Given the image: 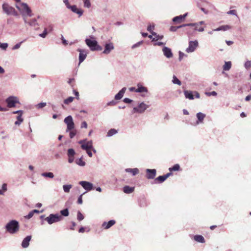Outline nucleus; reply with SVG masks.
<instances>
[{
	"label": "nucleus",
	"instance_id": "37",
	"mask_svg": "<svg viewBox=\"0 0 251 251\" xmlns=\"http://www.w3.org/2000/svg\"><path fill=\"white\" fill-rule=\"evenodd\" d=\"M74 100V98L73 97H69L68 98L65 99L64 100V103L66 104H69L70 103L73 102V101Z\"/></svg>",
	"mask_w": 251,
	"mask_h": 251
},
{
	"label": "nucleus",
	"instance_id": "9",
	"mask_svg": "<svg viewBox=\"0 0 251 251\" xmlns=\"http://www.w3.org/2000/svg\"><path fill=\"white\" fill-rule=\"evenodd\" d=\"M149 105H147L144 102L141 103L138 107L133 108V112H137L139 113H143L148 108Z\"/></svg>",
	"mask_w": 251,
	"mask_h": 251
},
{
	"label": "nucleus",
	"instance_id": "42",
	"mask_svg": "<svg viewBox=\"0 0 251 251\" xmlns=\"http://www.w3.org/2000/svg\"><path fill=\"white\" fill-rule=\"evenodd\" d=\"M75 154V151L73 149H69L68 150V156H74Z\"/></svg>",
	"mask_w": 251,
	"mask_h": 251
},
{
	"label": "nucleus",
	"instance_id": "10",
	"mask_svg": "<svg viewBox=\"0 0 251 251\" xmlns=\"http://www.w3.org/2000/svg\"><path fill=\"white\" fill-rule=\"evenodd\" d=\"M81 144V148L84 150H88L93 149V143L92 141L86 142L85 140H82L79 142Z\"/></svg>",
	"mask_w": 251,
	"mask_h": 251
},
{
	"label": "nucleus",
	"instance_id": "23",
	"mask_svg": "<svg viewBox=\"0 0 251 251\" xmlns=\"http://www.w3.org/2000/svg\"><path fill=\"white\" fill-rule=\"evenodd\" d=\"M138 88L136 89L135 92H147L148 89L146 87L143 86L140 84H138L137 85Z\"/></svg>",
	"mask_w": 251,
	"mask_h": 251
},
{
	"label": "nucleus",
	"instance_id": "3",
	"mask_svg": "<svg viewBox=\"0 0 251 251\" xmlns=\"http://www.w3.org/2000/svg\"><path fill=\"white\" fill-rule=\"evenodd\" d=\"M199 24H185L184 26H188L189 28L187 29V33L189 35H193L196 31L202 32L204 31V27H200L198 28V25Z\"/></svg>",
	"mask_w": 251,
	"mask_h": 251
},
{
	"label": "nucleus",
	"instance_id": "19",
	"mask_svg": "<svg viewBox=\"0 0 251 251\" xmlns=\"http://www.w3.org/2000/svg\"><path fill=\"white\" fill-rule=\"evenodd\" d=\"M31 239V236H26L23 241L22 243V246L24 248H27L29 244V242Z\"/></svg>",
	"mask_w": 251,
	"mask_h": 251
},
{
	"label": "nucleus",
	"instance_id": "46",
	"mask_svg": "<svg viewBox=\"0 0 251 251\" xmlns=\"http://www.w3.org/2000/svg\"><path fill=\"white\" fill-rule=\"evenodd\" d=\"M154 36H155V37L152 39V41H157L158 40H161L163 38V35H157L156 34V35Z\"/></svg>",
	"mask_w": 251,
	"mask_h": 251
},
{
	"label": "nucleus",
	"instance_id": "45",
	"mask_svg": "<svg viewBox=\"0 0 251 251\" xmlns=\"http://www.w3.org/2000/svg\"><path fill=\"white\" fill-rule=\"evenodd\" d=\"M28 23L30 25L34 26H35V25H37L36 23V20L35 19H32L30 22H28Z\"/></svg>",
	"mask_w": 251,
	"mask_h": 251
},
{
	"label": "nucleus",
	"instance_id": "43",
	"mask_svg": "<svg viewBox=\"0 0 251 251\" xmlns=\"http://www.w3.org/2000/svg\"><path fill=\"white\" fill-rule=\"evenodd\" d=\"M70 131V137L73 138L76 134V131L75 129H72Z\"/></svg>",
	"mask_w": 251,
	"mask_h": 251
},
{
	"label": "nucleus",
	"instance_id": "47",
	"mask_svg": "<svg viewBox=\"0 0 251 251\" xmlns=\"http://www.w3.org/2000/svg\"><path fill=\"white\" fill-rule=\"evenodd\" d=\"M8 47V44L7 43H1L0 42V48L2 49L5 50Z\"/></svg>",
	"mask_w": 251,
	"mask_h": 251
},
{
	"label": "nucleus",
	"instance_id": "6",
	"mask_svg": "<svg viewBox=\"0 0 251 251\" xmlns=\"http://www.w3.org/2000/svg\"><path fill=\"white\" fill-rule=\"evenodd\" d=\"M2 9L3 11L8 15H12L14 16H17V12L16 11L15 9L12 6L9 5L7 3H4L2 5Z\"/></svg>",
	"mask_w": 251,
	"mask_h": 251
},
{
	"label": "nucleus",
	"instance_id": "27",
	"mask_svg": "<svg viewBox=\"0 0 251 251\" xmlns=\"http://www.w3.org/2000/svg\"><path fill=\"white\" fill-rule=\"evenodd\" d=\"M126 171L132 173L133 176H135L139 173V170L137 168H127L126 169Z\"/></svg>",
	"mask_w": 251,
	"mask_h": 251
},
{
	"label": "nucleus",
	"instance_id": "54",
	"mask_svg": "<svg viewBox=\"0 0 251 251\" xmlns=\"http://www.w3.org/2000/svg\"><path fill=\"white\" fill-rule=\"evenodd\" d=\"M142 43H143L142 41H140V42H138L137 43L133 45L132 46V48L134 49V48H136L137 47L139 46L140 45H141L142 44Z\"/></svg>",
	"mask_w": 251,
	"mask_h": 251
},
{
	"label": "nucleus",
	"instance_id": "44",
	"mask_svg": "<svg viewBox=\"0 0 251 251\" xmlns=\"http://www.w3.org/2000/svg\"><path fill=\"white\" fill-rule=\"evenodd\" d=\"M48 33L47 28H45L43 33L40 34L39 36L42 38H45Z\"/></svg>",
	"mask_w": 251,
	"mask_h": 251
},
{
	"label": "nucleus",
	"instance_id": "29",
	"mask_svg": "<svg viewBox=\"0 0 251 251\" xmlns=\"http://www.w3.org/2000/svg\"><path fill=\"white\" fill-rule=\"evenodd\" d=\"M205 117V115L199 112L197 114V117L200 123H202L203 122V120L204 118Z\"/></svg>",
	"mask_w": 251,
	"mask_h": 251
},
{
	"label": "nucleus",
	"instance_id": "38",
	"mask_svg": "<svg viewBox=\"0 0 251 251\" xmlns=\"http://www.w3.org/2000/svg\"><path fill=\"white\" fill-rule=\"evenodd\" d=\"M63 190L64 192L66 193H69L70 192V189L72 188L71 185H63Z\"/></svg>",
	"mask_w": 251,
	"mask_h": 251
},
{
	"label": "nucleus",
	"instance_id": "20",
	"mask_svg": "<svg viewBox=\"0 0 251 251\" xmlns=\"http://www.w3.org/2000/svg\"><path fill=\"white\" fill-rule=\"evenodd\" d=\"M163 51L164 52V55L167 58H170L173 56V53L172 52L171 50L167 47H164L163 49Z\"/></svg>",
	"mask_w": 251,
	"mask_h": 251
},
{
	"label": "nucleus",
	"instance_id": "35",
	"mask_svg": "<svg viewBox=\"0 0 251 251\" xmlns=\"http://www.w3.org/2000/svg\"><path fill=\"white\" fill-rule=\"evenodd\" d=\"M154 25H149L148 26L147 30L150 32H151L152 34V35H156V33H155V32H154L153 31V30L154 29Z\"/></svg>",
	"mask_w": 251,
	"mask_h": 251
},
{
	"label": "nucleus",
	"instance_id": "15",
	"mask_svg": "<svg viewBox=\"0 0 251 251\" xmlns=\"http://www.w3.org/2000/svg\"><path fill=\"white\" fill-rule=\"evenodd\" d=\"M79 184L86 190L90 191L93 189V184L89 182L81 181L79 182Z\"/></svg>",
	"mask_w": 251,
	"mask_h": 251
},
{
	"label": "nucleus",
	"instance_id": "50",
	"mask_svg": "<svg viewBox=\"0 0 251 251\" xmlns=\"http://www.w3.org/2000/svg\"><path fill=\"white\" fill-rule=\"evenodd\" d=\"M33 215H34V213L32 210L28 213V214L27 215L25 216V218L26 219H29L33 217Z\"/></svg>",
	"mask_w": 251,
	"mask_h": 251
},
{
	"label": "nucleus",
	"instance_id": "13",
	"mask_svg": "<svg viewBox=\"0 0 251 251\" xmlns=\"http://www.w3.org/2000/svg\"><path fill=\"white\" fill-rule=\"evenodd\" d=\"M77 51L79 52V65L82 63L87 56V52L85 50L78 49Z\"/></svg>",
	"mask_w": 251,
	"mask_h": 251
},
{
	"label": "nucleus",
	"instance_id": "55",
	"mask_svg": "<svg viewBox=\"0 0 251 251\" xmlns=\"http://www.w3.org/2000/svg\"><path fill=\"white\" fill-rule=\"evenodd\" d=\"M61 36H62V37H61V39H62V42L63 44V45H64L65 46L67 45H68L67 41V40H66L64 38V37H63V36L62 35Z\"/></svg>",
	"mask_w": 251,
	"mask_h": 251
},
{
	"label": "nucleus",
	"instance_id": "25",
	"mask_svg": "<svg viewBox=\"0 0 251 251\" xmlns=\"http://www.w3.org/2000/svg\"><path fill=\"white\" fill-rule=\"evenodd\" d=\"M134 190V187H131L129 186H126L123 188V191L126 194H130Z\"/></svg>",
	"mask_w": 251,
	"mask_h": 251
},
{
	"label": "nucleus",
	"instance_id": "32",
	"mask_svg": "<svg viewBox=\"0 0 251 251\" xmlns=\"http://www.w3.org/2000/svg\"><path fill=\"white\" fill-rule=\"evenodd\" d=\"M170 173H171L172 171H178L180 170V166L179 164H176L174 165L172 167L169 168Z\"/></svg>",
	"mask_w": 251,
	"mask_h": 251
},
{
	"label": "nucleus",
	"instance_id": "17",
	"mask_svg": "<svg viewBox=\"0 0 251 251\" xmlns=\"http://www.w3.org/2000/svg\"><path fill=\"white\" fill-rule=\"evenodd\" d=\"M116 223V221L114 220H110L108 222H104L102 224V227L104 229H107L113 226Z\"/></svg>",
	"mask_w": 251,
	"mask_h": 251
},
{
	"label": "nucleus",
	"instance_id": "16",
	"mask_svg": "<svg viewBox=\"0 0 251 251\" xmlns=\"http://www.w3.org/2000/svg\"><path fill=\"white\" fill-rule=\"evenodd\" d=\"M187 16V13H185V14L183 15H179L178 16H176L174 17L173 19V21L174 22L176 23V24H179L181 22H182L184 19H185L186 17Z\"/></svg>",
	"mask_w": 251,
	"mask_h": 251
},
{
	"label": "nucleus",
	"instance_id": "58",
	"mask_svg": "<svg viewBox=\"0 0 251 251\" xmlns=\"http://www.w3.org/2000/svg\"><path fill=\"white\" fill-rule=\"evenodd\" d=\"M124 101L126 103H130L132 102V100L128 98H125Z\"/></svg>",
	"mask_w": 251,
	"mask_h": 251
},
{
	"label": "nucleus",
	"instance_id": "33",
	"mask_svg": "<svg viewBox=\"0 0 251 251\" xmlns=\"http://www.w3.org/2000/svg\"><path fill=\"white\" fill-rule=\"evenodd\" d=\"M117 133V130H116L115 129H114V128H112L108 131V132H107V136H109V137Z\"/></svg>",
	"mask_w": 251,
	"mask_h": 251
},
{
	"label": "nucleus",
	"instance_id": "60",
	"mask_svg": "<svg viewBox=\"0 0 251 251\" xmlns=\"http://www.w3.org/2000/svg\"><path fill=\"white\" fill-rule=\"evenodd\" d=\"M92 149H89V150H86V152L87 153V154H88V155L90 156V157H92L93 154H92V152L91 151V150Z\"/></svg>",
	"mask_w": 251,
	"mask_h": 251
},
{
	"label": "nucleus",
	"instance_id": "61",
	"mask_svg": "<svg viewBox=\"0 0 251 251\" xmlns=\"http://www.w3.org/2000/svg\"><path fill=\"white\" fill-rule=\"evenodd\" d=\"M75 81L74 78H70L68 81V83L71 85L72 86H73V84H72V83Z\"/></svg>",
	"mask_w": 251,
	"mask_h": 251
},
{
	"label": "nucleus",
	"instance_id": "49",
	"mask_svg": "<svg viewBox=\"0 0 251 251\" xmlns=\"http://www.w3.org/2000/svg\"><path fill=\"white\" fill-rule=\"evenodd\" d=\"M227 14L228 15H236V16H237V15L236 13V11L235 10H229L227 12Z\"/></svg>",
	"mask_w": 251,
	"mask_h": 251
},
{
	"label": "nucleus",
	"instance_id": "30",
	"mask_svg": "<svg viewBox=\"0 0 251 251\" xmlns=\"http://www.w3.org/2000/svg\"><path fill=\"white\" fill-rule=\"evenodd\" d=\"M231 67V63L230 61L225 62L224 65L223 66V70L225 71L229 70Z\"/></svg>",
	"mask_w": 251,
	"mask_h": 251
},
{
	"label": "nucleus",
	"instance_id": "39",
	"mask_svg": "<svg viewBox=\"0 0 251 251\" xmlns=\"http://www.w3.org/2000/svg\"><path fill=\"white\" fill-rule=\"evenodd\" d=\"M185 25H181L179 26H171L170 30L171 31L174 32L176 31L177 29L181 28L182 27H184Z\"/></svg>",
	"mask_w": 251,
	"mask_h": 251
},
{
	"label": "nucleus",
	"instance_id": "40",
	"mask_svg": "<svg viewBox=\"0 0 251 251\" xmlns=\"http://www.w3.org/2000/svg\"><path fill=\"white\" fill-rule=\"evenodd\" d=\"M84 218V217L83 215V214L79 211H78L77 214V219L79 221H81L82 220H83Z\"/></svg>",
	"mask_w": 251,
	"mask_h": 251
},
{
	"label": "nucleus",
	"instance_id": "8",
	"mask_svg": "<svg viewBox=\"0 0 251 251\" xmlns=\"http://www.w3.org/2000/svg\"><path fill=\"white\" fill-rule=\"evenodd\" d=\"M5 101L7 106L9 108L14 107L16 103H19L18 98L15 97H9L6 99Z\"/></svg>",
	"mask_w": 251,
	"mask_h": 251
},
{
	"label": "nucleus",
	"instance_id": "1",
	"mask_svg": "<svg viewBox=\"0 0 251 251\" xmlns=\"http://www.w3.org/2000/svg\"><path fill=\"white\" fill-rule=\"evenodd\" d=\"M16 7L22 13L25 22L27 23L25 15L31 17L32 16V11L26 3H21L16 5Z\"/></svg>",
	"mask_w": 251,
	"mask_h": 251
},
{
	"label": "nucleus",
	"instance_id": "56",
	"mask_svg": "<svg viewBox=\"0 0 251 251\" xmlns=\"http://www.w3.org/2000/svg\"><path fill=\"white\" fill-rule=\"evenodd\" d=\"M81 128L84 127L85 128H86L87 127V124L85 121H84L82 123L81 125Z\"/></svg>",
	"mask_w": 251,
	"mask_h": 251
},
{
	"label": "nucleus",
	"instance_id": "26",
	"mask_svg": "<svg viewBox=\"0 0 251 251\" xmlns=\"http://www.w3.org/2000/svg\"><path fill=\"white\" fill-rule=\"evenodd\" d=\"M71 8L74 12L79 14L80 16L83 14V11L81 9H78L75 5L71 6Z\"/></svg>",
	"mask_w": 251,
	"mask_h": 251
},
{
	"label": "nucleus",
	"instance_id": "41",
	"mask_svg": "<svg viewBox=\"0 0 251 251\" xmlns=\"http://www.w3.org/2000/svg\"><path fill=\"white\" fill-rule=\"evenodd\" d=\"M42 175L45 177H49L50 178H53L54 176L53 174L51 172L49 173H44L42 174Z\"/></svg>",
	"mask_w": 251,
	"mask_h": 251
},
{
	"label": "nucleus",
	"instance_id": "5",
	"mask_svg": "<svg viewBox=\"0 0 251 251\" xmlns=\"http://www.w3.org/2000/svg\"><path fill=\"white\" fill-rule=\"evenodd\" d=\"M62 219L63 217L59 214H51L48 217L46 218L45 220L50 225L54 223L59 222Z\"/></svg>",
	"mask_w": 251,
	"mask_h": 251
},
{
	"label": "nucleus",
	"instance_id": "14",
	"mask_svg": "<svg viewBox=\"0 0 251 251\" xmlns=\"http://www.w3.org/2000/svg\"><path fill=\"white\" fill-rule=\"evenodd\" d=\"M171 175L172 173H168L164 176H159L154 179L155 183H162Z\"/></svg>",
	"mask_w": 251,
	"mask_h": 251
},
{
	"label": "nucleus",
	"instance_id": "48",
	"mask_svg": "<svg viewBox=\"0 0 251 251\" xmlns=\"http://www.w3.org/2000/svg\"><path fill=\"white\" fill-rule=\"evenodd\" d=\"M83 1L84 2V6L87 7L88 8H89L90 6L91 3L90 2L89 0H83Z\"/></svg>",
	"mask_w": 251,
	"mask_h": 251
},
{
	"label": "nucleus",
	"instance_id": "18",
	"mask_svg": "<svg viewBox=\"0 0 251 251\" xmlns=\"http://www.w3.org/2000/svg\"><path fill=\"white\" fill-rule=\"evenodd\" d=\"M114 49V46L112 43L106 44L105 46L104 50L103 53L104 54H108L110 51Z\"/></svg>",
	"mask_w": 251,
	"mask_h": 251
},
{
	"label": "nucleus",
	"instance_id": "24",
	"mask_svg": "<svg viewBox=\"0 0 251 251\" xmlns=\"http://www.w3.org/2000/svg\"><path fill=\"white\" fill-rule=\"evenodd\" d=\"M194 239L199 243H204L205 242V239L204 237L201 235H196L194 236Z\"/></svg>",
	"mask_w": 251,
	"mask_h": 251
},
{
	"label": "nucleus",
	"instance_id": "52",
	"mask_svg": "<svg viewBox=\"0 0 251 251\" xmlns=\"http://www.w3.org/2000/svg\"><path fill=\"white\" fill-rule=\"evenodd\" d=\"M46 105V102H41V103L38 104L37 107L38 108H41L45 107Z\"/></svg>",
	"mask_w": 251,
	"mask_h": 251
},
{
	"label": "nucleus",
	"instance_id": "64",
	"mask_svg": "<svg viewBox=\"0 0 251 251\" xmlns=\"http://www.w3.org/2000/svg\"><path fill=\"white\" fill-rule=\"evenodd\" d=\"M13 114H18V115L20 114H23V111H22V110H18V111H13L12 112Z\"/></svg>",
	"mask_w": 251,
	"mask_h": 251
},
{
	"label": "nucleus",
	"instance_id": "51",
	"mask_svg": "<svg viewBox=\"0 0 251 251\" xmlns=\"http://www.w3.org/2000/svg\"><path fill=\"white\" fill-rule=\"evenodd\" d=\"M205 94L208 96H210L211 95L215 96L217 94L215 91H212L211 92H206Z\"/></svg>",
	"mask_w": 251,
	"mask_h": 251
},
{
	"label": "nucleus",
	"instance_id": "4",
	"mask_svg": "<svg viewBox=\"0 0 251 251\" xmlns=\"http://www.w3.org/2000/svg\"><path fill=\"white\" fill-rule=\"evenodd\" d=\"M85 43L92 51H100L102 49V47L99 45L98 42L95 40H92L90 39H86L85 40Z\"/></svg>",
	"mask_w": 251,
	"mask_h": 251
},
{
	"label": "nucleus",
	"instance_id": "12",
	"mask_svg": "<svg viewBox=\"0 0 251 251\" xmlns=\"http://www.w3.org/2000/svg\"><path fill=\"white\" fill-rule=\"evenodd\" d=\"M146 172V177L147 179H151L154 178L156 174V170L155 169H147Z\"/></svg>",
	"mask_w": 251,
	"mask_h": 251
},
{
	"label": "nucleus",
	"instance_id": "11",
	"mask_svg": "<svg viewBox=\"0 0 251 251\" xmlns=\"http://www.w3.org/2000/svg\"><path fill=\"white\" fill-rule=\"evenodd\" d=\"M198 46V42L197 41H190L189 43V47L186 50L187 52H191L195 50L196 48Z\"/></svg>",
	"mask_w": 251,
	"mask_h": 251
},
{
	"label": "nucleus",
	"instance_id": "21",
	"mask_svg": "<svg viewBox=\"0 0 251 251\" xmlns=\"http://www.w3.org/2000/svg\"><path fill=\"white\" fill-rule=\"evenodd\" d=\"M126 90V88L124 87L122 88L118 94H117L115 96V99L116 100H119L122 99L123 97L124 93H125Z\"/></svg>",
	"mask_w": 251,
	"mask_h": 251
},
{
	"label": "nucleus",
	"instance_id": "31",
	"mask_svg": "<svg viewBox=\"0 0 251 251\" xmlns=\"http://www.w3.org/2000/svg\"><path fill=\"white\" fill-rule=\"evenodd\" d=\"M23 114H20L18 115L17 117V121L15 122V125H20L23 121V119L22 118Z\"/></svg>",
	"mask_w": 251,
	"mask_h": 251
},
{
	"label": "nucleus",
	"instance_id": "63",
	"mask_svg": "<svg viewBox=\"0 0 251 251\" xmlns=\"http://www.w3.org/2000/svg\"><path fill=\"white\" fill-rule=\"evenodd\" d=\"M48 29V32H50L52 31L53 30V26L52 25H50L48 28H47Z\"/></svg>",
	"mask_w": 251,
	"mask_h": 251
},
{
	"label": "nucleus",
	"instance_id": "7",
	"mask_svg": "<svg viewBox=\"0 0 251 251\" xmlns=\"http://www.w3.org/2000/svg\"><path fill=\"white\" fill-rule=\"evenodd\" d=\"M64 123L67 125V131L74 129L75 124L71 116H68L64 119Z\"/></svg>",
	"mask_w": 251,
	"mask_h": 251
},
{
	"label": "nucleus",
	"instance_id": "62",
	"mask_svg": "<svg viewBox=\"0 0 251 251\" xmlns=\"http://www.w3.org/2000/svg\"><path fill=\"white\" fill-rule=\"evenodd\" d=\"M20 46H21V43L17 44L13 47V50H16V49H19L20 47Z\"/></svg>",
	"mask_w": 251,
	"mask_h": 251
},
{
	"label": "nucleus",
	"instance_id": "2",
	"mask_svg": "<svg viewBox=\"0 0 251 251\" xmlns=\"http://www.w3.org/2000/svg\"><path fill=\"white\" fill-rule=\"evenodd\" d=\"M6 230L10 233L13 234L19 230V223L16 220H12L7 224L6 226Z\"/></svg>",
	"mask_w": 251,
	"mask_h": 251
},
{
	"label": "nucleus",
	"instance_id": "53",
	"mask_svg": "<svg viewBox=\"0 0 251 251\" xmlns=\"http://www.w3.org/2000/svg\"><path fill=\"white\" fill-rule=\"evenodd\" d=\"M245 67L247 69L250 68L251 67V61L246 62L245 64Z\"/></svg>",
	"mask_w": 251,
	"mask_h": 251
},
{
	"label": "nucleus",
	"instance_id": "22",
	"mask_svg": "<svg viewBox=\"0 0 251 251\" xmlns=\"http://www.w3.org/2000/svg\"><path fill=\"white\" fill-rule=\"evenodd\" d=\"M231 28V26L230 25H224L220 26V27H218L216 29H214L213 31H220V30L226 31L227 30H229Z\"/></svg>",
	"mask_w": 251,
	"mask_h": 251
},
{
	"label": "nucleus",
	"instance_id": "59",
	"mask_svg": "<svg viewBox=\"0 0 251 251\" xmlns=\"http://www.w3.org/2000/svg\"><path fill=\"white\" fill-rule=\"evenodd\" d=\"M77 203L78 204H82V195H80L78 199V200H77Z\"/></svg>",
	"mask_w": 251,
	"mask_h": 251
},
{
	"label": "nucleus",
	"instance_id": "57",
	"mask_svg": "<svg viewBox=\"0 0 251 251\" xmlns=\"http://www.w3.org/2000/svg\"><path fill=\"white\" fill-rule=\"evenodd\" d=\"M184 56V53L179 51V60L180 61L183 58V56Z\"/></svg>",
	"mask_w": 251,
	"mask_h": 251
},
{
	"label": "nucleus",
	"instance_id": "34",
	"mask_svg": "<svg viewBox=\"0 0 251 251\" xmlns=\"http://www.w3.org/2000/svg\"><path fill=\"white\" fill-rule=\"evenodd\" d=\"M172 81L174 84H176L179 86L181 85V81L176 77V75L173 76Z\"/></svg>",
	"mask_w": 251,
	"mask_h": 251
},
{
	"label": "nucleus",
	"instance_id": "36",
	"mask_svg": "<svg viewBox=\"0 0 251 251\" xmlns=\"http://www.w3.org/2000/svg\"><path fill=\"white\" fill-rule=\"evenodd\" d=\"M61 216H63L65 217H67L69 215V210L67 208L64 209L60 211Z\"/></svg>",
	"mask_w": 251,
	"mask_h": 251
},
{
	"label": "nucleus",
	"instance_id": "28",
	"mask_svg": "<svg viewBox=\"0 0 251 251\" xmlns=\"http://www.w3.org/2000/svg\"><path fill=\"white\" fill-rule=\"evenodd\" d=\"M184 95L186 98H188L190 100H193L194 99V96L193 95V93L191 91H184Z\"/></svg>",
	"mask_w": 251,
	"mask_h": 251
}]
</instances>
